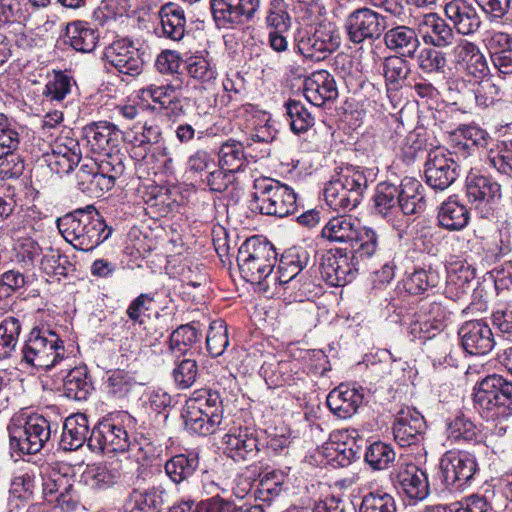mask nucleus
Returning <instances> with one entry per match:
<instances>
[{
    "instance_id": "obj_1",
    "label": "nucleus",
    "mask_w": 512,
    "mask_h": 512,
    "mask_svg": "<svg viewBox=\"0 0 512 512\" xmlns=\"http://www.w3.org/2000/svg\"><path fill=\"white\" fill-rule=\"evenodd\" d=\"M57 228L63 238L75 249L91 251L107 240L112 228L93 205L78 208L69 212L56 221Z\"/></svg>"
},
{
    "instance_id": "obj_2",
    "label": "nucleus",
    "mask_w": 512,
    "mask_h": 512,
    "mask_svg": "<svg viewBox=\"0 0 512 512\" xmlns=\"http://www.w3.org/2000/svg\"><path fill=\"white\" fill-rule=\"evenodd\" d=\"M124 169V164L117 155H106V158L86 155L76 173L77 187L89 197H101L115 186Z\"/></svg>"
},
{
    "instance_id": "obj_3",
    "label": "nucleus",
    "mask_w": 512,
    "mask_h": 512,
    "mask_svg": "<svg viewBox=\"0 0 512 512\" xmlns=\"http://www.w3.org/2000/svg\"><path fill=\"white\" fill-rule=\"evenodd\" d=\"M196 397L186 401L182 412L185 427L197 434H214L220 430L224 406L221 394L217 390L197 391Z\"/></svg>"
},
{
    "instance_id": "obj_4",
    "label": "nucleus",
    "mask_w": 512,
    "mask_h": 512,
    "mask_svg": "<svg viewBox=\"0 0 512 512\" xmlns=\"http://www.w3.org/2000/svg\"><path fill=\"white\" fill-rule=\"evenodd\" d=\"M10 447L20 454L40 452L51 438L52 425L40 414L14 415L8 425Z\"/></svg>"
},
{
    "instance_id": "obj_5",
    "label": "nucleus",
    "mask_w": 512,
    "mask_h": 512,
    "mask_svg": "<svg viewBox=\"0 0 512 512\" xmlns=\"http://www.w3.org/2000/svg\"><path fill=\"white\" fill-rule=\"evenodd\" d=\"M237 263L244 280L261 283L272 273L277 263V253L267 239L253 236L239 247Z\"/></svg>"
},
{
    "instance_id": "obj_6",
    "label": "nucleus",
    "mask_w": 512,
    "mask_h": 512,
    "mask_svg": "<svg viewBox=\"0 0 512 512\" xmlns=\"http://www.w3.org/2000/svg\"><path fill=\"white\" fill-rule=\"evenodd\" d=\"M25 364L48 370L65 356L64 342L47 327H34L22 348Z\"/></svg>"
},
{
    "instance_id": "obj_7",
    "label": "nucleus",
    "mask_w": 512,
    "mask_h": 512,
    "mask_svg": "<svg viewBox=\"0 0 512 512\" xmlns=\"http://www.w3.org/2000/svg\"><path fill=\"white\" fill-rule=\"evenodd\" d=\"M254 199L259 202L262 214L286 217L297 209L296 194L286 184L272 178L257 179Z\"/></svg>"
},
{
    "instance_id": "obj_8",
    "label": "nucleus",
    "mask_w": 512,
    "mask_h": 512,
    "mask_svg": "<svg viewBox=\"0 0 512 512\" xmlns=\"http://www.w3.org/2000/svg\"><path fill=\"white\" fill-rule=\"evenodd\" d=\"M296 41L298 52L313 61L324 60L340 46V36L330 24L300 32Z\"/></svg>"
},
{
    "instance_id": "obj_9",
    "label": "nucleus",
    "mask_w": 512,
    "mask_h": 512,
    "mask_svg": "<svg viewBox=\"0 0 512 512\" xmlns=\"http://www.w3.org/2000/svg\"><path fill=\"white\" fill-rule=\"evenodd\" d=\"M386 27V17L367 7L351 12L344 24L347 37L354 44L378 39Z\"/></svg>"
},
{
    "instance_id": "obj_10",
    "label": "nucleus",
    "mask_w": 512,
    "mask_h": 512,
    "mask_svg": "<svg viewBox=\"0 0 512 512\" xmlns=\"http://www.w3.org/2000/svg\"><path fill=\"white\" fill-rule=\"evenodd\" d=\"M146 54L127 38L114 40L105 48L104 58L119 73L136 77L143 71Z\"/></svg>"
},
{
    "instance_id": "obj_11",
    "label": "nucleus",
    "mask_w": 512,
    "mask_h": 512,
    "mask_svg": "<svg viewBox=\"0 0 512 512\" xmlns=\"http://www.w3.org/2000/svg\"><path fill=\"white\" fill-rule=\"evenodd\" d=\"M127 431L113 420L105 419L93 427L88 439V448L97 453H122L129 449Z\"/></svg>"
},
{
    "instance_id": "obj_12",
    "label": "nucleus",
    "mask_w": 512,
    "mask_h": 512,
    "mask_svg": "<svg viewBox=\"0 0 512 512\" xmlns=\"http://www.w3.org/2000/svg\"><path fill=\"white\" fill-rule=\"evenodd\" d=\"M440 469L445 484L459 489L473 478L478 463L472 452L447 451L440 460Z\"/></svg>"
},
{
    "instance_id": "obj_13",
    "label": "nucleus",
    "mask_w": 512,
    "mask_h": 512,
    "mask_svg": "<svg viewBox=\"0 0 512 512\" xmlns=\"http://www.w3.org/2000/svg\"><path fill=\"white\" fill-rule=\"evenodd\" d=\"M466 197L481 217L488 218L501 198V187L489 177L470 172L466 177Z\"/></svg>"
},
{
    "instance_id": "obj_14",
    "label": "nucleus",
    "mask_w": 512,
    "mask_h": 512,
    "mask_svg": "<svg viewBox=\"0 0 512 512\" xmlns=\"http://www.w3.org/2000/svg\"><path fill=\"white\" fill-rule=\"evenodd\" d=\"M510 380L499 374H491L478 381L474 387L473 401L475 407L486 418H495L501 398Z\"/></svg>"
},
{
    "instance_id": "obj_15",
    "label": "nucleus",
    "mask_w": 512,
    "mask_h": 512,
    "mask_svg": "<svg viewBox=\"0 0 512 512\" xmlns=\"http://www.w3.org/2000/svg\"><path fill=\"white\" fill-rule=\"evenodd\" d=\"M80 146H85L90 152L96 154L95 158H106L113 155L112 151L118 147L120 130L109 122H93L82 129Z\"/></svg>"
},
{
    "instance_id": "obj_16",
    "label": "nucleus",
    "mask_w": 512,
    "mask_h": 512,
    "mask_svg": "<svg viewBox=\"0 0 512 512\" xmlns=\"http://www.w3.org/2000/svg\"><path fill=\"white\" fill-rule=\"evenodd\" d=\"M44 156L50 170L58 175L70 173L83 159L79 140L67 135L58 136L51 152Z\"/></svg>"
},
{
    "instance_id": "obj_17",
    "label": "nucleus",
    "mask_w": 512,
    "mask_h": 512,
    "mask_svg": "<svg viewBox=\"0 0 512 512\" xmlns=\"http://www.w3.org/2000/svg\"><path fill=\"white\" fill-rule=\"evenodd\" d=\"M460 166L441 150L428 154L425 163L426 183L434 190L443 191L451 186L459 176Z\"/></svg>"
},
{
    "instance_id": "obj_18",
    "label": "nucleus",
    "mask_w": 512,
    "mask_h": 512,
    "mask_svg": "<svg viewBox=\"0 0 512 512\" xmlns=\"http://www.w3.org/2000/svg\"><path fill=\"white\" fill-rule=\"evenodd\" d=\"M426 422L415 408L404 407L397 413L393 423L395 441L402 447L418 445L424 440Z\"/></svg>"
},
{
    "instance_id": "obj_19",
    "label": "nucleus",
    "mask_w": 512,
    "mask_h": 512,
    "mask_svg": "<svg viewBox=\"0 0 512 512\" xmlns=\"http://www.w3.org/2000/svg\"><path fill=\"white\" fill-rule=\"evenodd\" d=\"M391 479L394 487L412 500L422 501L430 493L426 472L413 463L401 465Z\"/></svg>"
},
{
    "instance_id": "obj_20",
    "label": "nucleus",
    "mask_w": 512,
    "mask_h": 512,
    "mask_svg": "<svg viewBox=\"0 0 512 512\" xmlns=\"http://www.w3.org/2000/svg\"><path fill=\"white\" fill-rule=\"evenodd\" d=\"M463 349L471 355H485L495 346L490 326L483 320L464 322L458 330Z\"/></svg>"
},
{
    "instance_id": "obj_21",
    "label": "nucleus",
    "mask_w": 512,
    "mask_h": 512,
    "mask_svg": "<svg viewBox=\"0 0 512 512\" xmlns=\"http://www.w3.org/2000/svg\"><path fill=\"white\" fill-rule=\"evenodd\" d=\"M418 31L426 45L436 48H447L457 41L451 26L436 13L425 14L418 22Z\"/></svg>"
},
{
    "instance_id": "obj_22",
    "label": "nucleus",
    "mask_w": 512,
    "mask_h": 512,
    "mask_svg": "<svg viewBox=\"0 0 512 512\" xmlns=\"http://www.w3.org/2000/svg\"><path fill=\"white\" fill-rule=\"evenodd\" d=\"M305 98L314 106L321 107L335 101L338 89L334 77L326 70L313 72L304 80Z\"/></svg>"
},
{
    "instance_id": "obj_23",
    "label": "nucleus",
    "mask_w": 512,
    "mask_h": 512,
    "mask_svg": "<svg viewBox=\"0 0 512 512\" xmlns=\"http://www.w3.org/2000/svg\"><path fill=\"white\" fill-rule=\"evenodd\" d=\"M356 261L350 262L346 254H327L320 265L322 278L331 286H345L353 281L358 269Z\"/></svg>"
},
{
    "instance_id": "obj_24",
    "label": "nucleus",
    "mask_w": 512,
    "mask_h": 512,
    "mask_svg": "<svg viewBox=\"0 0 512 512\" xmlns=\"http://www.w3.org/2000/svg\"><path fill=\"white\" fill-rule=\"evenodd\" d=\"M444 12L459 34H473L481 26V18L476 8L466 0H452L446 3Z\"/></svg>"
},
{
    "instance_id": "obj_25",
    "label": "nucleus",
    "mask_w": 512,
    "mask_h": 512,
    "mask_svg": "<svg viewBox=\"0 0 512 512\" xmlns=\"http://www.w3.org/2000/svg\"><path fill=\"white\" fill-rule=\"evenodd\" d=\"M451 146L455 153L472 155L477 149L488 148L491 136L484 129L473 125H461L451 133Z\"/></svg>"
},
{
    "instance_id": "obj_26",
    "label": "nucleus",
    "mask_w": 512,
    "mask_h": 512,
    "mask_svg": "<svg viewBox=\"0 0 512 512\" xmlns=\"http://www.w3.org/2000/svg\"><path fill=\"white\" fill-rule=\"evenodd\" d=\"M140 97L144 101L151 100L165 111L168 116H179L184 114L183 99L179 96L177 89L170 85L150 84L140 90Z\"/></svg>"
},
{
    "instance_id": "obj_27",
    "label": "nucleus",
    "mask_w": 512,
    "mask_h": 512,
    "mask_svg": "<svg viewBox=\"0 0 512 512\" xmlns=\"http://www.w3.org/2000/svg\"><path fill=\"white\" fill-rule=\"evenodd\" d=\"M327 406L340 418L354 415L363 402V394L356 387L340 384L327 396Z\"/></svg>"
},
{
    "instance_id": "obj_28",
    "label": "nucleus",
    "mask_w": 512,
    "mask_h": 512,
    "mask_svg": "<svg viewBox=\"0 0 512 512\" xmlns=\"http://www.w3.org/2000/svg\"><path fill=\"white\" fill-rule=\"evenodd\" d=\"M90 435L89 421L85 414L76 413L65 419L59 446L64 451H75L85 443Z\"/></svg>"
},
{
    "instance_id": "obj_29",
    "label": "nucleus",
    "mask_w": 512,
    "mask_h": 512,
    "mask_svg": "<svg viewBox=\"0 0 512 512\" xmlns=\"http://www.w3.org/2000/svg\"><path fill=\"white\" fill-rule=\"evenodd\" d=\"M386 47L400 57L415 58L421 43L414 29L408 26H396L384 34Z\"/></svg>"
},
{
    "instance_id": "obj_30",
    "label": "nucleus",
    "mask_w": 512,
    "mask_h": 512,
    "mask_svg": "<svg viewBox=\"0 0 512 512\" xmlns=\"http://www.w3.org/2000/svg\"><path fill=\"white\" fill-rule=\"evenodd\" d=\"M488 49L499 76L512 75V37L504 32H495L488 40Z\"/></svg>"
},
{
    "instance_id": "obj_31",
    "label": "nucleus",
    "mask_w": 512,
    "mask_h": 512,
    "mask_svg": "<svg viewBox=\"0 0 512 512\" xmlns=\"http://www.w3.org/2000/svg\"><path fill=\"white\" fill-rule=\"evenodd\" d=\"M399 209L404 215H412L425 210L426 202L422 184L413 177H405L397 185Z\"/></svg>"
},
{
    "instance_id": "obj_32",
    "label": "nucleus",
    "mask_w": 512,
    "mask_h": 512,
    "mask_svg": "<svg viewBox=\"0 0 512 512\" xmlns=\"http://www.w3.org/2000/svg\"><path fill=\"white\" fill-rule=\"evenodd\" d=\"M361 221L351 215L331 218L323 227L321 235L330 242L353 244V237Z\"/></svg>"
},
{
    "instance_id": "obj_33",
    "label": "nucleus",
    "mask_w": 512,
    "mask_h": 512,
    "mask_svg": "<svg viewBox=\"0 0 512 512\" xmlns=\"http://www.w3.org/2000/svg\"><path fill=\"white\" fill-rule=\"evenodd\" d=\"M350 246L353 248L351 260L360 263L372 258L380 250V236L372 227L360 223Z\"/></svg>"
},
{
    "instance_id": "obj_34",
    "label": "nucleus",
    "mask_w": 512,
    "mask_h": 512,
    "mask_svg": "<svg viewBox=\"0 0 512 512\" xmlns=\"http://www.w3.org/2000/svg\"><path fill=\"white\" fill-rule=\"evenodd\" d=\"M159 18L165 37L173 41H180L184 37L186 18L180 6L174 3L163 5L159 10Z\"/></svg>"
},
{
    "instance_id": "obj_35",
    "label": "nucleus",
    "mask_w": 512,
    "mask_h": 512,
    "mask_svg": "<svg viewBox=\"0 0 512 512\" xmlns=\"http://www.w3.org/2000/svg\"><path fill=\"white\" fill-rule=\"evenodd\" d=\"M66 37L70 46L82 53L94 51L99 40L97 30L83 21L69 23L66 27Z\"/></svg>"
},
{
    "instance_id": "obj_36",
    "label": "nucleus",
    "mask_w": 512,
    "mask_h": 512,
    "mask_svg": "<svg viewBox=\"0 0 512 512\" xmlns=\"http://www.w3.org/2000/svg\"><path fill=\"white\" fill-rule=\"evenodd\" d=\"M257 447L256 440L249 437L242 427H232L226 433V457L234 462L246 460Z\"/></svg>"
},
{
    "instance_id": "obj_37",
    "label": "nucleus",
    "mask_w": 512,
    "mask_h": 512,
    "mask_svg": "<svg viewBox=\"0 0 512 512\" xmlns=\"http://www.w3.org/2000/svg\"><path fill=\"white\" fill-rule=\"evenodd\" d=\"M437 219L439 225L447 230H461L468 224L469 211L456 198L450 197L439 207Z\"/></svg>"
},
{
    "instance_id": "obj_38",
    "label": "nucleus",
    "mask_w": 512,
    "mask_h": 512,
    "mask_svg": "<svg viewBox=\"0 0 512 512\" xmlns=\"http://www.w3.org/2000/svg\"><path fill=\"white\" fill-rule=\"evenodd\" d=\"M164 491L150 488L145 491L134 489L127 500L126 512H160L163 506Z\"/></svg>"
},
{
    "instance_id": "obj_39",
    "label": "nucleus",
    "mask_w": 512,
    "mask_h": 512,
    "mask_svg": "<svg viewBox=\"0 0 512 512\" xmlns=\"http://www.w3.org/2000/svg\"><path fill=\"white\" fill-rule=\"evenodd\" d=\"M93 390L86 367H75L68 372L63 381V393L72 400L83 401Z\"/></svg>"
},
{
    "instance_id": "obj_40",
    "label": "nucleus",
    "mask_w": 512,
    "mask_h": 512,
    "mask_svg": "<svg viewBox=\"0 0 512 512\" xmlns=\"http://www.w3.org/2000/svg\"><path fill=\"white\" fill-rule=\"evenodd\" d=\"M310 263V254L303 248L293 247L288 249L281 257L279 263L278 278H294L305 275L302 271Z\"/></svg>"
},
{
    "instance_id": "obj_41",
    "label": "nucleus",
    "mask_w": 512,
    "mask_h": 512,
    "mask_svg": "<svg viewBox=\"0 0 512 512\" xmlns=\"http://www.w3.org/2000/svg\"><path fill=\"white\" fill-rule=\"evenodd\" d=\"M338 189H346L351 195L356 194V203L359 204L363 194L368 187V180L364 172L358 167L349 166L341 170L338 177L334 179Z\"/></svg>"
},
{
    "instance_id": "obj_42",
    "label": "nucleus",
    "mask_w": 512,
    "mask_h": 512,
    "mask_svg": "<svg viewBox=\"0 0 512 512\" xmlns=\"http://www.w3.org/2000/svg\"><path fill=\"white\" fill-rule=\"evenodd\" d=\"M42 492L46 502L57 500L60 493L66 492L74 484V479L56 469H46L42 477Z\"/></svg>"
},
{
    "instance_id": "obj_43",
    "label": "nucleus",
    "mask_w": 512,
    "mask_h": 512,
    "mask_svg": "<svg viewBox=\"0 0 512 512\" xmlns=\"http://www.w3.org/2000/svg\"><path fill=\"white\" fill-rule=\"evenodd\" d=\"M73 84L72 77L62 71L55 72L43 89L44 100L52 104L61 103L71 93Z\"/></svg>"
},
{
    "instance_id": "obj_44",
    "label": "nucleus",
    "mask_w": 512,
    "mask_h": 512,
    "mask_svg": "<svg viewBox=\"0 0 512 512\" xmlns=\"http://www.w3.org/2000/svg\"><path fill=\"white\" fill-rule=\"evenodd\" d=\"M410 73L409 63L400 56H389L383 62V75L387 86L398 90Z\"/></svg>"
},
{
    "instance_id": "obj_45",
    "label": "nucleus",
    "mask_w": 512,
    "mask_h": 512,
    "mask_svg": "<svg viewBox=\"0 0 512 512\" xmlns=\"http://www.w3.org/2000/svg\"><path fill=\"white\" fill-rule=\"evenodd\" d=\"M440 282L441 277L436 270L432 268L416 269L404 280V289L410 294L417 295L425 292L428 288L437 287Z\"/></svg>"
},
{
    "instance_id": "obj_46",
    "label": "nucleus",
    "mask_w": 512,
    "mask_h": 512,
    "mask_svg": "<svg viewBox=\"0 0 512 512\" xmlns=\"http://www.w3.org/2000/svg\"><path fill=\"white\" fill-rule=\"evenodd\" d=\"M396 452L390 444L376 441L369 445L365 461L373 470H385L395 461Z\"/></svg>"
},
{
    "instance_id": "obj_47",
    "label": "nucleus",
    "mask_w": 512,
    "mask_h": 512,
    "mask_svg": "<svg viewBox=\"0 0 512 512\" xmlns=\"http://www.w3.org/2000/svg\"><path fill=\"white\" fill-rule=\"evenodd\" d=\"M198 466L196 457L176 455L165 464V472L174 483H181L191 477Z\"/></svg>"
},
{
    "instance_id": "obj_48",
    "label": "nucleus",
    "mask_w": 512,
    "mask_h": 512,
    "mask_svg": "<svg viewBox=\"0 0 512 512\" xmlns=\"http://www.w3.org/2000/svg\"><path fill=\"white\" fill-rule=\"evenodd\" d=\"M20 332L21 324L13 316L5 318L0 323V358L11 356L17 346Z\"/></svg>"
},
{
    "instance_id": "obj_49",
    "label": "nucleus",
    "mask_w": 512,
    "mask_h": 512,
    "mask_svg": "<svg viewBox=\"0 0 512 512\" xmlns=\"http://www.w3.org/2000/svg\"><path fill=\"white\" fill-rule=\"evenodd\" d=\"M187 74L196 81L211 84L217 78V71L206 58L200 55L189 56L185 60Z\"/></svg>"
},
{
    "instance_id": "obj_50",
    "label": "nucleus",
    "mask_w": 512,
    "mask_h": 512,
    "mask_svg": "<svg viewBox=\"0 0 512 512\" xmlns=\"http://www.w3.org/2000/svg\"><path fill=\"white\" fill-rule=\"evenodd\" d=\"M41 269L49 276H67L74 270L68 257L59 250L50 249L40 260Z\"/></svg>"
},
{
    "instance_id": "obj_51",
    "label": "nucleus",
    "mask_w": 512,
    "mask_h": 512,
    "mask_svg": "<svg viewBox=\"0 0 512 512\" xmlns=\"http://www.w3.org/2000/svg\"><path fill=\"white\" fill-rule=\"evenodd\" d=\"M198 339L197 330L191 325H181L169 337V351L176 357L187 353Z\"/></svg>"
},
{
    "instance_id": "obj_52",
    "label": "nucleus",
    "mask_w": 512,
    "mask_h": 512,
    "mask_svg": "<svg viewBox=\"0 0 512 512\" xmlns=\"http://www.w3.org/2000/svg\"><path fill=\"white\" fill-rule=\"evenodd\" d=\"M397 185L383 182L377 186L374 196L375 208L382 216H387L389 211L399 208Z\"/></svg>"
},
{
    "instance_id": "obj_53",
    "label": "nucleus",
    "mask_w": 512,
    "mask_h": 512,
    "mask_svg": "<svg viewBox=\"0 0 512 512\" xmlns=\"http://www.w3.org/2000/svg\"><path fill=\"white\" fill-rule=\"evenodd\" d=\"M285 107L290 118L291 129L294 133L306 132L313 125V116L300 101L290 99L286 102Z\"/></svg>"
},
{
    "instance_id": "obj_54",
    "label": "nucleus",
    "mask_w": 512,
    "mask_h": 512,
    "mask_svg": "<svg viewBox=\"0 0 512 512\" xmlns=\"http://www.w3.org/2000/svg\"><path fill=\"white\" fill-rule=\"evenodd\" d=\"M436 47H425L420 50L417 57L418 67L425 73H444L447 58L444 52Z\"/></svg>"
},
{
    "instance_id": "obj_55",
    "label": "nucleus",
    "mask_w": 512,
    "mask_h": 512,
    "mask_svg": "<svg viewBox=\"0 0 512 512\" xmlns=\"http://www.w3.org/2000/svg\"><path fill=\"white\" fill-rule=\"evenodd\" d=\"M337 182L331 180L324 189L326 203L334 210H352L358 204L356 203V194H349L346 189H338Z\"/></svg>"
},
{
    "instance_id": "obj_56",
    "label": "nucleus",
    "mask_w": 512,
    "mask_h": 512,
    "mask_svg": "<svg viewBox=\"0 0 512 512\" xmlns=\"http://www.w3.org/2000/svg\"><path fill=\"white\" fill-rule=\"evenodd\" d=\"M490 164L500 173L512 172V141H499L489 149Z\"/></svg>"
},
{
    "instance_id": "obj_57",
    "label": "nucleus",
    "mask_w": 512,
    "mask_h": 512,
    "mask_svg": "<svg viewBox=\"0 0 512 512\" xmlns=\"http://www.w3.org/2000/svg\"><path fill=\"white\" fill-rule=\"evenodd\" d=\"M259 0H226V22L243 24L257 10Z\"/></svg>"
},
{
    "instance_id": "obj_58",
    "label": "nucleus",
    "mask_w": 512,
    "mask_h": 512,
    "mask_svg": "<svg viewBox=\"0 0 512 512\" xmlns=\"http://www.w3.org/2000/svg\"><path fill=\"white\" fill-rule=\"evenodd\" d=\"M448 437L454 441L472 442L477 440L478 430L464 415H458L448 423Z\"/></svg>"
},
{
    "instance_id": "obj_59",
    "label": "nucleus",
    "mask_w": 512,
    "mask_h": 512,
    "mask_svg": "<svg viewBox=\"0 0 512 512\" xmlns=\"http://www.w3.org/2000/svg\"><path fill=\"white\" fill-rule=\"evenodd\" d=\"M359 512H397V505L389 493L371 492L362 498Z\"/></svg>"
},
{
    "instance_id": "obj_60",
    "label": "nucleus",
    "mask_w": 512,
    "mask_h": 512,
    "mask_svg": "<svg viewBox=\"0 0 512 512\" xmlns=\"http://www.w3.org/2000/svg\"><path fill=\"white\" fill-rule=\"evenodd\" d=\"M198 364L194 359H182L172 371L174 383L178 389L190 388L198 377Z\"/></svg>"
},
{
    "instance_id": "obj_61",
    "label": "nucleus",
    "mask_w": 512,
    "mask_h": 512,
    "mask_svg": "<svg viewBox=\"0 0 512 512\" xmlns=\"http://www.w3.org/2000/svg\"><path fill=\"white\" fill-rule=\"evenodd\" d=\"M87 474L91 487L99 490L114 486L118 483L121 476L116 468L103 464L94 465Z\"/></svg>"
},
{
    "instance_id": "obj_62",
    "label": "nucleus",
    "mask_w": 512,
    "mask_h": 512,
    "mask_svg": "<svg viewBox=\"0 0 512 512\" xmlns=\"http://www.w3.org/2000/svg\"><path fill=\"white\" fill-rule=\"evenodd\" d=\"M441 332L442 330L437 325H433L427 319L419 318L416 313L407 327V334L410 339L421 343L436 338L441 335Z\"/></svg>"
},
{
    "instance_id": "obj_63",
    "label": "nucleus",
    "mask_w": 512,
    "mask_h": 512,
    "mask_svg": "<svg viewBox=\"0 0 512 512\" xmlns=\"http://www.w3.org/2000/svg\"><path fill=\"white\" fill-rule=\"evenodd\" d=\"M416 314H418L419 318L427 319L433 325H437L439 329L443 330L448 312L441 302L426 298L421 300Z\"/></svg>"
},
{
    "instance_id": "obj_64",
    "label": "nucleus",
    "mask_w": 512,
    "mask_h": 512,
    "mask_svg": "<svg viewBox=\"0 0 512 512\" xmlns=\"http://www.w3.org/2000/svg\"><path fill=\"white\" fill-rule=\"evenodd\" d=\"M135 381L133 377L124 370H113L108 372L106 380V388L109 394L114 397L126 396L134 386Z\"/></svg>"
}]
</instances>
